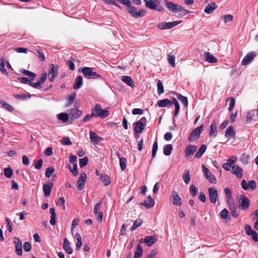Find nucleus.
Returning <instances> with one entry per match:
<instances>
[{
  "label": "nucleus",
  "instance_id": "1",
  "mask_svg": "<svg viewBox=\"0 0 258 258\" xmlns=\"http://www.w3.org/2000/svg\"><path fill=\"white\" fill-rule=\"evenodd\" d=\"M166 8L171 12L174 13L180 12V15L182 16H185L186 15L190 13V11L185 9L183 7L180 5L175 4L173 2L168 1V0H163Z\"/></svg>",
  "mask_w": 258,
  "mask_h": 258
},
{
  "label": "nucleus",
  "instance_id": "2",
  "mask_svg": "<svg viewBox=\"0 0 258 258\" xmlns=\"http://www.w3.org/2000/svg\"><path fill=\"white\" fill-rule=\"evenodd\" d=\"M94 68L91 67H83L79 70V72L82 73L84 77L87 79H97L101 78V76L93 71Z\"/></svg>",
  "mask_w": 258,
  "mask_h": 258
},
{
  "label": "nucleus",
  "instance_id": "3",
  "mask_svg": "<svg viewBox=\"0 0 258 258\" xmlns=\"http://www.w3.org/2000/svg\"><path fill=\"white\" fill-rule=\"evenodd\" d=\"M92 112L94 113L95 117H100L104 118L109 115V111L108 109H102L99 104H96L94 107L92 109Z\"/></svg>",
  "mask_w": 258,
  "mask_h": 258
},
{
  "label": "nucleus",
  "instance_id": "4",
  "mask_svg": "<svg viewBox=\"0 0 258 258\" xmlns=\"http://www.w3.org/2000/svg\"><path fill=\"white\" fill-rule=\"evenodd\" d=\"M147 119L145 117H142L139 120L134 123L135 132L137 134H141L145 128Z\"/></svg>",
  "mask_w": 258,
  "mask_h": 258
},
{
  "label": "nucleus",
  "instance_id": "5",
  "mask_svg": "<svg viewBox=\"0 0 258 258\" xmlns=\"http://www.w3.org/2000/svg\"><path fill=\"white\" fill-rule=\"evenodd\" d=\"M144 2L145 3V6L147 8L156 10L161 13L165 11V9L163 7L158 6L153 0H144Z\"/></svg>",
  "mask_w": 258,
  "mask_h": 258
},
{
  "label": "nucleus",
  "instance_id": "6",
  "mask_svg": "<svg viewBox=\"0 0 258 258\" xmlns=\"http://www.w3.org/2000/svg\"><path fill=\"white\" fill-rule=\"evenodd\" d=\"M203 128V125H200L199 127L196 128L192 131L188 140L190 142H193L199 138Z\"/></svg>",
  "mask_w": 258,
  "mask_h": 258
},
{
  "label": "nucleus",
  "instance_id": "7",
  "mask_svg": "<svg viewBox=\"0 0 258 258\" xmlns=\"http://www.w3.org/2000/svg\"><path fill=\"white\" fill-rule=\"evenodd\" d=\"M202 168L205 178L210 183H216V178L215 176L209 171V169L204 165H202Z\"/></svg>",
  "mask_w": 258,
  "mask_h": 258
},
{
  "label": "nucleus",
  "instance_id": "8",
  "mask_svg": "<svg viewBox=\"0 0 258 258\" xmlns=\"http://www.w3.org/2000/svg\"><path fill=\"white\" fill-rule=\"evenodd\" d=\"M245 233L248 235L251 236L252 240L255 242L258 241V234L255 231L251 229L249 225H245L244 227Z\"/></svg>",
  "mask_w": 258,
  "mask_h": 258
},
{
  "label": "nucleus",
  "instance_id": "9",
  "mask_svg": "<svg viewBox=\"0 0 258 258\" xmlns=\"http://www.w3.org/2000/svg\"><path fill=\"white\" fill-rule=\"evenodd\" d=\"M209 199L211 203L215 204L218 198V191L215 187H209L208 189Z\"/></svg>",
  "mask_w": 258,
  "mask_h": 258
},
{
  "label": "nucleus",
  "instance_id": "10",
  "mask_svg": "<svg viewBox=\"0 0 258 258\" xmlns=\"http://www.w3.org/2000/svg\"><path fill=\"white\" fill-rule=\"evenodd\" d=\"M58 67L51 64L50 69L48 72L49 80L50 82H53L58 74Z\"/></svg>",
  "mask_w": 258,
  "mask_h": 258
},
{
  "label": "nucleus",
  "instance_id": "11",
  "mask_svg": "<svg viewBox=\"0 0 258 258\" xmlns=\"http://www.w3.org/2000/svg\"><path fill=\"white\" fill-rule=\"evenodd\" d=\"M86 179V174L84 172L81 173L80 177L79 178L77 183V187L78 190H82L84 188Z\"/></svg>",
  "mask_w": 258,
  "mask_h": 258
},
{
  "label": "nucleus",
  "instance_id": "12",
  "mask_svg": "<svg viewBox=\"0 0 258 258\" xmlns=\"http://www.w3.org/2000/svg\"><path fill=\"white\" fill-rule=\"evenodd\" d=\"M170 199L171 202L173 205L180 206L181 205V199L176 191H172Z\"/></svg>",
  "mask_w": 258,
  "mask_h": 258
},
{
  "label": "nucleus",
  "instance_id": "13",
  "mask_svg": "<svg viewBox=\"0 0 258 258\" xmlns=\"http://www.w3.org/2000/svg\"><path fill=\"white\" fill-rule=\"evenodd\" d=\"M69 113V116L71 119H76L81 117L83 114V112L77 108H74L70 110Z\"/></svg>",
  "mask_w": 258,
  "mask_h": 258
},
{
  "label": "nucleus",
  "instance_id": "14",
  "mask_svg": "<svg viewBox=\"0 0 258 258\" xmlns=\"http://www.w3.org/2000/svg\"><path fill=\"white\" fill-rule=\"evenodd\" d=\"M255 53L254 52H251L246 54L242 60V65H247L250 63L253 58L255 57Z\"/></svg>",
  "mask_w": 258,
  "mask_h": 258
},
{
  "label": "nucleus",
  "instance_id": "15",
  "mask_svg": "<svg viewBox=\"0 0 258 258\" xmlns=\"http://www.w3.org/2000/svg\"><path fill=\"white\" fill-rule=\"evenodd\" d=\"M90 139L91 142L94 144H97L103 140V138L98 136L97 134L92 131L89 132Z\"/></svg>",
  "mask_w": 258,
  "mask_h": 258
},
{
  "label": "nucleus",
  "instance_id": "16",
  "mask_svg": "<svg viewBox=\"0 0 258 258\" xmlns=\"http://www.w3.org/2000/svg\"><path fill=\"white\" fill-rule=\"evenodd\" d=\"M240 200L241 201L240 205L241 208L244 210L247 209L250 204V201L244 195H241Z\"/></svg>",
  "mask_w": 258,
  "mask_h": 258
},
{
  "label": "nucleus",
  "instance_id": "17",
  "mask_svg": "<svg viewBox=\"0 0 258 258\" xmlns=\"http://www.w3.org/2000/svg\"><path fill=\"white\" fill-rule=\"evenodd\" d=\"M53 187V183L50 182L48 183H45L43 185V190L45 198L50 196V192Z\"/></svg>",
  "mask_w": 258,
  "mask_h": 258
},
{
  "label": "nucleus",
  "instance_id": "18",
  "mask_svg": "<svg viewBox=\"0 0 258 258\" xmlns=\"http://www.w3.org/2000/svg\"><path fill=\"white\" fill-rule=\"evenodd\" d=\"M140 205L145 207L147 209H149L154 206L155 202L150 196H148L147 200H145L143 203H140Z\"/></svg>",
  "mask_w": 258,
  "mask_h": 258
},
{
  "label": "nucleus",
  "instance_id": "19",
  "mask_svg": "<svg viewBox=\"0 0 258 258\" xmlns=\"http://www.w3.org/2000/svg\"><path fill=\"white\" fill-rule=\"evenodd\" d=\"M217 8V6L215 2L209 4L205 8L204 12L207 14H211Z\"/></svg>",
  "mask_w": 258,
  "mask_h": 258
},
{
  "label": "nucleus",
  "instance_id": "20",
  "mask_svg": "<svg viewBox=\"0 0 258 258\" xmlns=\"http://www.w3.org/2000/svg\"><path fill=\"white\" fill-rule=\"evenodd\" d=\"M157 241L156 236L155 235L148 236L145 237L144 242L147 244L148 246H151Z\"/></svg>",
  "mask_w": 258,
  "mask_h": 258
},
{
  "label": "nucleus",
  "instance_id": "21",
  "mask_svg": "<svg viewBox=\"0 0 258 258\" xmlns=\"http://www.w3.org/2000/svg\"><path fill=\"white\" fill-rule=\"evenodd\" d=\"M236 132L232 126H229L225 131V136L227 138H235Z\"/></svg>",
  "mask_w": 258,
  "mask_h": 258
},
{
  "label": "nucleus",
  "instance_id": "22",
  "mask_svg": "<svg viewBox=\"0 0 258 258\" xmlns=\"http://www.w3.org/2000/svg\"><path fill=\"white\" fill-rule=\"evenodd\" d=\"M232 172L235 174L238 178H241L242 176L243 170L238 165H233L232 167Z\"/></svg>",
  "mask_w": 258,
  "mask_h": 258
},
{
  "label": "nucleus",
  "instance_id": "23",
  "mask_svg": "<svg viewBox=\"0 0 258 258\" xmlns=\"http://www.w3.org/2000/svg\"><path fill=\"white\" fill-rule=\"evenodd\" d=\"M197 147L196 146L190 145L187 146L185 150V155L186 157L190 156L194 154L196 151Z\"/></svg>",
  "mask_w": 258,
  "mask_h": 258
},
{
  "label": "nucleus",
  "instance_id": "24",
  "mask_svg": "<svg viewBox=\"0 0 258 258\" xmlns=\"http://www.w3.org/2000/svg\"><path fill=\"white\" fill-rule=\"evenodd\" d=\"M121 80L124 83L128 85L130 87L132 88H134L135 87V85L134 82L132 79V78L128 76H122L121 77Z\"/></svg>",
  "mask_w": 258,
  "mask_h": 258
},
{
  "label": "nucleus",
  "instance_id": "25",
  "mask_svg": "<svg viewBox=\"0 0 258 258\" xmlns=\"http://www.w3.org/2000/svg\"><path fill=\"white\" fill-rule=\"evenodd\" d=\"M255 116V111L254 110H251L248 111L246 113V123H250L252 120H254V118Z\"/></svg>",
  "mask_w": 258,
  "mask_h": 258
},
{
  "label": "nucleus",
  "instance_id": "26",
  "mask_svg": "<svg viewBox=\"0 0 258 258\" xmlns=\"http://www.w3.org/2000/svg\"><path fill=\"white\" fill-rule=\"evenodd\" d=\"M63 248L69 254H72L73 252V249L70 246V243L67 238H65L63 240Z\"/></svg>",
  "mask_w": 258,
  "mask_h": 258
},
{
  "label": "nucleus",
  "instance_id": "27",
  "mask_svg": "<svg viewBox=\"0 0 258 258\" xmlns=\"http://www.w3.org/2000/svg\"><path fill=\"white\" fill-rule=\"evenodd\" d=\"M83 85V78L79 76L76 77L74 83L73 87L75 89H80Z\"/></svg>",
  "mask_w": 258,
  "mask_h": 258
},
{
  "label": "nucleus",
  "instance_id": "28",
  "mask_svg": "<svg viewBox=\"0 0 258 258\" xmlns=\"http://www.w3.org/2000/svg\"><path fill=\"white\" fill-rule=\"evenodd\" d=\"M204 57L206 60L210 63H214L217 61V58L209 52H205L204 53Z\"/></svg>",
  "mask_w": 258,
  "mask_h": 258
},
{
  "label": "nucleus",
  "instance_id": "29",
  "mask_svg": "<svg viewBox=\"0 0 258 258\" xmlns=\"http://www.w3.org/2000/svg\"><path fill=\"white\" fill-rule=\"evenodd\" d=\"M217 136V125L215 121H214L210 125L209 131V136L210 137H215Z\"/></svg>",
  "mask_w": 258,
  "mask_h": 258
},
{
  "label": "nucleus",
  "instance_id": "30",
  "mask_svg": "<svg viewBox=\"0 0 258 258\" xmlns=\"http://www.w3.org/2000/svg\"><path fill=\"white\" fill-rule=\"evenodd\" d=\"M172 104V102L168 99L160 100L158 101L157 104L160 107H165Z\"/></svg>",
  "mask_w": 258,
  "mask_h": 258
},
{
  "label": "nucleus",
  "instance_id": "31",
  "mask_svg": "<svg viewBox=\"0 0 258 258\" xmlns=\"http://www.w3.org/2000/svg\"><path fill=\"white\" fill-rule=\"evenodd\" d=\"M220 217L223 220H230V215L226 209L222 210L220 213Z\"/></svg>",
  "mask_w": 258,
  "mask_h": 258
},
{
  "label": "nucleus",
  "instance_id": "32",
  "mask_svg": "<svg viewBox=\"0 0 258 258\" xmlns=\"http://www.w3.org/2000/svg\"><path fill=\"white\" fill-rule=\"evenodd\" d=\"M207 149V147L205 145H202L199 148L198 151L195 155V157L197 158H200L202 157L203 154L205 152Z\"/></svg>",
  "mask_w": 258,
  "mask_h": 258
},
{
  "label": "nucleus",
  "instance_id": "33",
  "mask_svg": "<svg viewBox=\"0 0 258 258\" xmlns=\"http://www.w3.org/2000/svg\"><path fill=\"white\" fill-rule=\"evenodd\" d=\"M157 27L160 30H165L171 29L170 22H161L158 24Z\"/></svg>",
  "mask_w": 258,
  "mask_h": 258
},
{
  "label": "nucleus",
  "instance_id": "34",
  "mask_svg": "<svg viewBox=\"0 0 258 258\" xmlns=\"http://www.w3.org/2000/svg\"><path fill=\"white\" fill-rule=\"evenodd\" d=\"M69 114L67 113H60L57 116V118L63 122H67L69 120Z\"/></svg>",
  "mask_w": 258,
  "mask_h": 258
},
{
  "label": "nucleus",
  "instance_id": "35",
  "mask_svg": "<svg viewBox=\"0 0 258 258\" xmlns=\"http://www.w3.org/2000/svg\"><path fill=\"white\" fill-rule=\"evenodd\" d=\"M143 250L140 244H138L136 247L134 254L135 258H140L143 254Z\"/></svg>",
  "mask_w": 258,
  "mask_h": 258
},
{
  "label": "nucleus",
  "instance_id": "36",
  "mask_svg": "<svg viewBox=\"0 0 258 258\" xmlns=\"http://www.w3.org/2000/svg\"><path fill=\"white\" fill-rule=\"evenodd\" d=\"M0 104L2 105V106L4 109L10 112H12L14 110V107L12 105L7 103L4 100H1Z\"/></svg>",
  "mask_w": 258,
  "mask_h": 258
},
{
  "label": "nucleus",
  "instance_id": "37",
  "mask_svg": "<svg viewBox=\"0 0 258 258\" xmlns=\"http://www.w3.org/2000/svg\"><path fill=\"white\" fill-rule=\"evenodd\" d=\"M172 150V146L170 144H167L163 147V153L165 156H169L171 154Z\"/></svg>",
  "mask_w": 258,
  "mask_h": 258
},
{
  "label": "nucleus",
  "instance_id": "38",
  "mask_svg": "<svg viewBox=\"0 0 258 258\" xmlns=\"http://www.w3.org/2000/svg\"><path fill=\"white\" fill-rule=\"evenodd\" d=\"M177 98L185 107H187L188 100L186 97L183 96L180 94H178L177 95Z\"/></svg>",
  "mask_w": 258,
  "mask_h": 258
},
{
  "label": "nucleus",
  "instance_id": "39",
  "mask_svg": "<svg viewBox=\"0 0 258 258\" xmlns=\"http://www.w3.org/2000/svg\"><path fill=\"white\" fill-rule=\"evenodd\" d=\"M182 179L186 184H188L190 182V177L189 172L188 170H185L182 174Z\"/></svg>",
  "mask_w": 258,
  "mask_h": 258
},
{
  "label": "nucleus",
  "instance_id": "40",
  "mask_svg": "<svg viewBox=\"0 0 258 258\" xmlns=\"http://www.w3.org/2000/svg\"><path fill=\"white\" fill-rule=\"evenodd\" d=\"M126 7H127V10L128 12L131 14H132L133 17H136V15L137 14V9H136L135 7L132 6L131 2L130 3V6H128V5H127L126 6Z\"/></svg>",
  "mask_w": 258,
  "mask_h": 258
},
{
  "label": "nucleus",
  "instance_id": "41",
  "mask_svg": "<svg viewBox=\"0 0 258 258\" xmlns=\"http://www.w3.org/2000/svg\"><path fill=\"white\" fill-rule=\"evenodd\" d=\"M100 177L104 183L105 185H108L110 183V179L109 177L106 174H101Z\"/></svg>",
  "mask_w": 258,
  "mask_h": 258
},
{
  "label": "nucleus",
  "instance_id": "42",
  "mask_svg": "<svg viewBox=\"0 0 258 258\" xmlns=\"http://www.w3.org/2000/svg\"><path fill=\"white\" fill-rule=\"evenodd\" d=\"M68 168L70 169V171L73 173V174L74 176H77L78 174L79 171L78 170L77 164L76 163L73 164V166L72 168L71 167L70 165H69L68 166Z\"/></svg>",
  "mask_w": 258,
  "mask_h": 258
},
{
  "label": "nucleus",
  "instance_id": "43",
  "mask_svg": "<svg viewBox=\"0 0 258 258\" xmlns=\"http://www.w3.org/2000/svg\"><path fill=\"white\" fill-rule=\"evenodd\" d=\"M143 223L141 219H138L134 222L133 226L131 227V231H134L138 227H140Z\"/></svg>",
  "mask_w": 258,
  "mask_h": 258
},
{
  "label": "nucleus",
  "instance_id": "44",
  "mask_svg": "<svg viewBox=\"0 0 258 258\" xmlns=\"http://www.w3.org/2000/svg\"><path fill=\"white\" fill-rule=\"evenodd\" d=\"M157 91L158 95H160L164 92V87L162 82L160 80H158L157 83Z\"/></svg>",
  "mask_w": 258,
  "mask_h": 258
},
{
  "label": "nucleus",
  "instance_id": "45",
  "mask_svg": "<svg viewBox=\"0 0 258 258\" xmlns=\"http://www.w3.org/2000/svg\"><path fill=\"white\" fill-rule=\"evenodd\" d=\"M0 71L4 74L7 75L8 74L7 70L5 68V59L3 57L0 58Z\"/></svg>",
  "mask_w": 258,
  "mask_h": 258
},
{
  "label": "nucleus",
  "instance_id": "46",
  "mask_svg": "<svg viewBox=\"0 0 258 258\" xmlns=\"http://www.w3.org/2000/svg\"><path fill=\"white\" fill-rule=\"evenodd\" d=\"M172 103L174 104L175 107L174 111V116H177L180 109L179 104L177 100L175 98H173V102H172Z\"/></svg>",
  "mask_w": 258,
  "mask_h": 258
},
{
  "label": "nucleus",
  "instance_id": "47",
  "mask_svg": "<svg viewBox=\"0 0 258 258\" xmlns=\"http://www.w3.org/2000/svg\"><path fill=\"white\" fill-rule=\"evenodd\" d=\"M76 96V93H72L67 98L68 103L67 106H69L73 104Z\"/></svg>",
  "mask_w": 258,
  "mask_h": 258
},
{
  "label": "nucleus",
  "instance_id": "48",
  "mask_svg": "<svg viewBox=\"0 0 258 258\" xmlns=\"http://www.w3.org/2000/svg\"><path fill=\"white\" fill-rule=\"evenodd\" d=\"M21 72L24 75L28 76L30 78H32V79H33L36 77V74L31 72L29 71L26 70H22L21 71Z\"/></svg>",
  "mask_w": 258,
  "mask_h": 258
},
{
  "label": "nucleus",
  "instance_id": "49",
  "mask_svg": "<svg viewBox=\"0 0 258 258\" xmlns=\"http://www.w3.org/2000/svg\"><path fill=\"white\" fill-rule=\"evenodd\" d=\"M5 175L8 178H11L13 174V170L10 167H7L4 170Z\"/></svg>",
  "mask_w": 258,
  "mask_h": 258
},
{
  "label": "nucleus",
  "instance_id": "50",
  "mask_svg": "<svg viewBox=\"0 0 258 258\" xmlns=\"http://www.w3.org/2000/svg\"><path fill=\"white\" fill-rule=\"evenodd\" d=\"M127 160L125 158H120L119 165L120 166L121 170L122 171L125 170L126 167Z\"/></svg>",
  "mask_w": 258,
  "mask_h": 258
},
{
  "label": "nucleus",
  "instance_id": "51",
  "mask_svg": "<svg viewBox=\"0 0 258 258\" xmlns=\"http://www.w3.org/2000/svg\"><path fill=\"white\" fill-rule=\"evenodd\" d=\"M88 162V159L87 157H84L83 158H81L79 160V165L80 167L82 168L85 166Z\"/></svg>",
  "mask_w": 258,
  "mask_h": 258
},
{
  "label": "nucleus",
  "instance_id": "52",
  "mask_svg": "<svg viewBox=\"0 0 258 258\" xmlns=\"http://www.w3.org/2000/svg\"><path fill=\"white\" fill-rule=\"evenodd\" d=\"M54 172V168L53 167H48L45 171V176L49 178L51 174Z\"/></svg>",
  "mask_w": 258,
  "mask_h": 258
},
{
  "label": "nucleus",
  "instance_id": "53",
  "mask_svg": "<svg viewBox=\"0 0 258 258\" xmlns=\"http://www.w3.org/2000/svg\"><path fill=\"white\" fill-rule=\"evenodd\" d=\"M157 150H158V143H157V141H156L155 142H154L153 145L152 152V156L153 158H154L155 157Z\"/></svg>",
  "mask_w": 258,
  "mask_h": 258
},
{
  "label": "nucleus",
  "instance_id": "54",
  "mask_svg": "<svg viewBox=\"0 0 258 258\" xmlns=\"http://www.w3.org/2000/svg\"><path fill=\"white\" fill-rule=\"evenodd\" d=\"M256 186V183L254 180H250L248 182L247 187L248 189H251V190H254L255 189Z\"/></svg>",
  "mask_w": 258,
  "mask_h": 258
},
{
  "label": "nucleus",
  "instance_id": "55",
  "mask_svg": "<svg viewBox=\"0 0 258 258\" xmlns=\"http://www.w3.org/2000/svg\"><path fill=\"white\" fill-rule=\"evenodd\" d=\"M224 192L226 197L228 199L229 201L232 200V192L230 188L226 187L224 188Z\"/></svg>",
  "mask_w": 258,
  "mask_h": 258
},
{
  "label": "nucleus",
  "instance_id": "56",
  "mask_svg": "<svg viewBox=\"0 0 258 258\" xmlns=\"http://www.w3.org/2000/svg\"><path fill=\"white\" fill-rule=\"evenodd\" d=\"M225 23L230 22L233 20V17L231 15H226L222 17Z\"/></svg>",
  "mask_w": 258,
  "mask_h": 258
},
{
  "label": "nucleus",
  "instance_id": "57",
  "mask_svg": "<svg viewBox=\"0 0 258 258\" xmlns=\"http://www.w3.org/2000/svg\"><path fill=\"white\" fill-rule=\"evenodd\" d=\"M168 63L172 67H174L175 66V57L171 55H168Z\"/></svg>",
  "mask_w": 258,
  "mask_h": 258
},
{
  "label": "nucleus",
  "instance_id": "58",
  "mask_svg": "<svg viewBox=\"0 0 258 258\" xmlns=\"http://www.w3.org/2000/svg\"><path fill=\"white\" fill-rule=\"evenodd\" d=\"M61 143L63 145H71L72 144V143L69 137L63 138L61 140Z\"/></svg>",
  "mask_w": 258,
  "mask_h": 258
},
{
  "label": "nucleus",
  "instance_id": "59",
  "mask_svg": "<svg viewBox=\"0 0 258 258\" xmlns=\"http://www.w3.org/2000/svg\"><path fill=\"white\" fill-rule=\"evenodd\" d=\"M189 191H190V193L194 197H195V196H196L197 195L198 190H197V187H196V186L195 185L191 184L190 186Z\"/></svg>",
  "mask_w": 258,
  "mask_h": 258
},
{
  "label": "nucleus",
  "instance_id": "60",
  "mask_svg": "<svg viewBox=\"0 0 258 258\" xmlns=\"http://www.w3.org/2000/svg\"><path fill=\"white\" fill-rule=\"evenodd\" d=\"M236 159V157L233 156L228 159L227 160V163L232 167L233 166V165L235 163Z\"/></svg>",
  "mask_w": 258,
  "mask_h": 258
},
{
  "label": "nucleus",
  "instance_id": "61",
  "mask_svg": "<svg viewBox=\"0 0 258 258\" xmlns=\"http://www.w3.org/2000/svg\"><path fill=\"white\" fill-rule=\"evenodd\" d=\"M249 158V156L246 154H243L241 157V161L242 163L244 164H247L248 162V159Z\"/></svg>",
  "mask_w": 258,
  "mask_h": 258
},
{
  "label": "nucleus",
  "instance_id": "62",
  "mask_svg": "<svg viewBox=\"0 0 258 258\" xmlns=\"http://www.w3.org/2000/svg\"><path fill=\"white\" fill-rule=\"evenodd\" d=\"M47 77V74L45 73H44L41 75V78L37 81L38 83H40V86H41V85L42 84H43L45 81V80H46Z\"/></svg>",
  "mask_w": 258,
  "mask_h": 258
},
{
  "label": "nucleus",
  "instance_id": "63",
  "mask_svg": "<svg viewBox=\"0 0 258 258\" xmlns=\"http://www.w3.org/2000/svg\"><path fill=\"white\" fill-rule=\"evenodd\" d=\"M93 117H95L94 113L92 112L91 114H88L85 116V117L83 118V121L84 122H86L87 121H90Z\"/></svg>",
  "mask_w": 258,
  "mask_h": 258
},
{
  "label": "nucleus",
  "instance_id": "64",
  "mask_svg": "<svg viewBox=\"0 0 258 258\" xmlns=\"http://www.w3.org/2000/svg\"><path fill=\"white\" fill-rule=\"evenodd\" d=\"M157 253V250L153 249L151 251L150 253L147 254V255L145 258H154V257L156 255Z\"/></svg>",
  "mask_w": 258,
  "mask_h": 258
}]
</instances>
